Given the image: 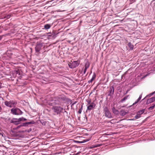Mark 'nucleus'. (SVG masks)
<instances>
[{"instance_id": "14", "label": "nucleus", "mask_w": 155, "mask_h": 155, "mask_svg": "<svg viewBox=\"0 0 155 155\" xmlns=\"http://www.w3.org/2000/svg\"><path fill=\"white\" fill-rule=\"evenodd\" d=\"M89 140V139H85L84 140L82 141H76L75 142L76 143H84L85 142L88 141Z\"/></svg>"}, {"instance_id": "21", "label": "nucleus", "mask_w": 155, "mask_h": 155, "mask_svg": "<svg viewBox=\"0 0 155 155\" xmlns=\"http://www.w3.org/2000/svg\"><path fill=\"white\" fill-rule=\"evenodd\" d=\"M26 120H27L25 118H24L23 117H22L19 118L18 119V122H19L21 121H23V120L25 121Z\"/></svg>"}, {"instance_id": "26", "label": "nucleus", "mask_w": 155, "mask_h": 155, "mask_svg": "<svg viewBox=\"0 0 155 155\" xmlns=\"http://www.w3.org/2000/svg\"><path fill=\"white\" fill-rule=\"evenodd\" d=\"M87 68H84V74H85L86 73V71H87Z\"/></svg>"}, {"instance_id": "30", "label": "nucleus", "mask_w": 155, "mask_h": 155, "mask_svg": "<svg viewBox=\"0 0 155 155\" xmlns=\"http://www.w3.org/2000/svg\"><path fill=\"white\" fill-rule=\"evenodd\" d=\"M1 94H0V98H1Z\"/></svg>"}, {"instance_id": "19", "label": "nucleus", "mask_w": 155, "mask_h": 155, "mask_svg": "<svg viewBox=\"0 0 155 155\" xmlns=\"http://www.w3.org/2000/svg\"><path fill=\"white\" fill-rule=\"evenodd\" d=\"M126 112L124 110H121L120 111V115L121 116H124L126 114Z\"/></svg>"}, {"instance_id": "27", "label": "nucleus", "mask_w": 155, "mask_h": 155, "mask_svg": "<svg viewBox=\"0 0 155 155\" xmlns=\"http://www.w3.org/2000/svg\"><path fill=\"white\" fill-rule=\"evenodd\" d=\"M3 153L1 151H0V155H3Z\"/></svg>"}, {"instance_id": "6", "label": "nucleus", "mask_w": 155, "mask_h": 155, "mask_svg": "<svg viewBox=\"0 0 155 155\" xmlns=\"http://www.w3.org/2000/svg\"><path fill=\"white\" fill-rule=\"evenodd\" d=\"M43 45L42 44L39 43L38 44L36 47H35V49L36 52L38 53H40V51Z\"/></svg>"}, {"instance_id": "10", "label": "nucleus", "mask_w": 155, "mask_h": 155, "mask_svg": "<svg viewBox=\"0 0 155 155\" xmlns=\"http://www.w3.org/2000/svg\"><path fill=\"white\" fill-rule=\"evenodd\" d=\"M18 122V119L17 118H13L10 121L11 123H14L15 124H18L17 123Z\"/></svg>"}, {"instance_id": "12", "label": "nucleus", "mask_w": 155, "mask_h": 155, "mask_svg": "<svg viewBox=\"0 0 155 155\" xmlns=\"http://www.w3.org/2000/svg\"><path fill=\"white\" fill-rule=\"evenodd\" d=\"M155 101V97H153L148 100L147 101L150 103Z\"/></svg>"}, {"instance_id": "29", "label": "nucleus", "mask_w": 155, "mask_h": 155, "mask_svg": "<svg viewBox=\"0 0 155 155\" xmlns=\"http://www.w3.org/2000/svg\"><path fill=\"white\" fill-rule=\"evenodd\" d=\"M2 39V37L1 36H0V41Z\"/></svg>"}, {"instance_id": "20", "label": "nucleus", "mask_w": 155, "mask_h": 155, "mask_svg": "<svg viewBox=\"0 0 155 155\" xmlns=\"http://www.w3.org/2000/svg\"><path fill=\"white\" fill-rule=\"evenodd\" d=\"M142 97V94L141 95H140L139 97V98L137 100V101H136L135 103L133 104V105H134L135 104H136L141 99Z\"/></svg>"}, {"instance_id": "28", "label": "nucleus", "mask_w": 155, "mask_h": 155, "mask_svg": "<svg viewBox=\"0 0 155 155\" xmlns=\"http://www.w3.org/2000/svg\"><path fill=\"white\" fill-rule=\"evenodd\" d=\"M2 108L0 106V112H1L2 111Z\"/></svg>"}, {"instance_id": "13", "label": "nucleus", "mask_w": 155, "mask_h": 155, "mask_svg": "<svg viewBox=\"0 0 155 155\" xmlns=\"http://www.w3.org/2000/svg\"><path fill=\"white\" fill-rule=\"evenodd\" d=\"M51 25L50 24H47L45 25L44 26V28L46 29H49L51 27Z\"/></svg>"}, {"instance_id": "15", "label": "nucleus", "mask_w": 155, "mask_h": 155, "mask_svg": "<svg viewBox=\"0 0 155 155\" xmlns=\"http://www.w3.org/2000/svg\"><path fill=\"white\" fill-rule=\"evenodd\" d=\"M128 46L130 48V50H132L133 49L134 46L130 42L128 43Z\"/></svg>"}, {"instance_id": "24", "label": "nucleus", "mask_w": 155, "mask_h": 155, "mask_svg": "<svg viewBox=\"0 0 155 155\" xmlns=\"http://www.w3.org/2000/svg\"><path fill=\"white\" fill-rule=\"evenodd\" d=\"M82 110H83V106L81 105V108L78 111V113H79V114H81L82 112Z\"/></svg>"}, {"instance_id": "11", "label": "nucleus", "mask_w": 155, "mask_h": 155, "mask_svg": "<svg viewBox=\"0 0 155 155\" xmlns=\"http://www.w3.org/2000/svg\"><path fill=\"white\" fill-rule=\"evenodd\" d=\"M112 110L113 113L116 114H118L119 113V111L115 109L114 107H113L112 108Z\"/></svg>"}, {"instance_id": "2", "label": "nucleus", "mask_w": 155, "mask_h": 155, "mask_svg": "<svg viewBox=\"0 0 155 155\" xmlns=\"http://www.w3.org/2000/svg\"><path fill=\"white\" fill-rule=\"evenodd\" d=\"M11 113L14 115H20L23 114V112L18 108H12L11 110Z\"/></svg>"}, {"instance_id": "9", "label": "nucleus", "mask_w": 155, "mask_h": 155, "mask_svg": "<svg viewBox=\"0 0 155 155\" xmlns=\"http://www.w3.org/2000/svg\"><path fill=\"white\" fill-rule=\"evenodd\" d=\"M32 124L31 122H26L25 123H24L22 124H21L18 126L17 127V129H19L20 127H21L22 126H26V125L27 124Z\"/></svg>"}, {"instance_id": "3", "label": "nucleus", "mask_w": 155, "mask_h": 155, "mask_svg": "<svg viewBox=\"0 0 155 155\" xmlns=\"http://www.w3.org/2000/svg\"><path fill=\"white\" fill-rule=\"evenodd\" d=\"M52 109L55 113V115L60 114L63 110L62 108L59 106L53 107Z\"/></svg>"}, {"instance_id": "23", "label": "nucleus", "mask_w": 155, "mask_h": 155, "mask_svg": "<svg viewBox=\"0 0 155 155\" xmlns=\"http://www.w3.org/2000/svg\"><path fill=\"white\" fill-rule=\"evenodd\" d=\"M89 67V64L88 62H86L85 64L84 68H88Z\"/></svg>"}, {"instance_id": "5", "label": "nucleus", "mask_w": 155, "mask_h": 155, "mask_svg": "<svg viewBox=\"0 0 155 155\" xmlns=\"http://www.w3.org/2000/svg\"><path fill=\"white\" fill-rule=\"evenodd\" d=\"M79 64V62L78 61H74L71 63L68 64L69 67L71 68H74L77 67Z\"/></svg>"}, {"instance_id": "17", "label": "nucleus", "mask_w": 155, "mask_h": 155, "mask_svg": "<svg viewBox=\"0 0 155 155\" xmlns=\"http://www.w3.org/2000/svg\"><path fill=\"white\" fill-rule=\"evenodd\" d=\"M96 78V75L95 74H94V75L92 76V78L90 80L88 81V82L91 83Z\"/></svg>"}, {"instance_id": "18", "label": "nucleus", "mask_w": 155, "mask_h": 155, "mask_svg": "<svg viewBox=\"0 0 155 155\" xmlns=\"http://www.w3.org/2000/svg\"><path fill=\"white\" fill-rule=\"evenodd\" d=\"M145 111V109H142L139 111L137 113L140 116Z\"/></svg>"}, {"instance_id": "22", "label": "nucleus", "mask_w": 155, "mask_h": 155, "mask_svg": "<svg viewBox=\"0 0 155 155\" xmlns=\"http://www.w3.org/2000/svg\"><path fill=\"white\" fill-rule=\"evenodd\" d=\"M155 106V104H153L152 105V106L150 107L149 108H148V110H153L154 107Z\"/></svg>"}, {"instance_id": "7", "label": "nucleus", "mask_w": 155, "mask_h": 155, "mask_svg": "<svg viewBox=\"0 0 155 155\" xmlns=\"http://www.w3.org/2000/svg\"><path fill=\"white\" fill-rule=\"evenodd\" d=\"M114 87L113 86L110 87L108 95L110 96H112L114 94Z\"/></svg>"}, {"instance_id": "8", "label": "nucleus", "mask_w": 155, "mask_h": 155, "mask_svg": "<svg viewBox=\"0 0 155 155\" xmlns=\"http://www.w3.org/2000/svg\"><path fill=\"white\" fill-rule=\"evenodd\" d=\"M95 106V104L94 103H92L89 106L87 107V110H91L94 108Z\"/></svg>"}, {"instance_id": "4", "label": "nucleus", "mask_w": 155, "mask_h": 155, "mask_svg": "<svg viewBox=\"0 0 155 155\" xmlns=\"http://www.w3.org/2000/svg\"><path fill=\"white\" fill-rule=\"evenodd\" d=\"M103 111L104 113L105 117L109 118L112 117L108 108L107 107H103Z\"/></svg>"}, {"instance_id": "25", "label": "nucleus", "mask_w": 155, "mask_h": 155, "mask_svg": "<svg viewBox=\"0 0 155 155\" xmlns=\"http://www.w3.org/2000/svg\"><path fill=\"white\" fill-rule=\"evenodd\" d=\"M140 117V116L137 113V114L135 116V118L136 119H137L139 118Z\"/></svg>"}, {"instance_id": "16", "label": "nucleus", "mask_w": 155, "mask_h": 155, "mask_svg": "<svg viewBox=\"0 0 155 155\" xmlns=\"http://www.w3.org/2000/svg\"><path fill=\"white\" fill-rule=\"evenodd\" d=\"M129 96V95H127L124 98H123L122 99L121 101L120 102L122 103H123L124 101H125L128 98V97Z\"/></svg>"}, {"instance_id": "1", "label": "nucleus", "mask_w": 155, "mask_h": 155, "mask_svg": "<svg viewBox=\"0 0 155 155\" xmlns=\"http://www.w3.org/2000/svg\"><path fill=\"white\" fill-rule=\"evenodd\" d=\"M5 104L7 107H14L17 104V102L15 100H10L9 101H5Z\"/></svg>"}]
</instances>
